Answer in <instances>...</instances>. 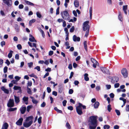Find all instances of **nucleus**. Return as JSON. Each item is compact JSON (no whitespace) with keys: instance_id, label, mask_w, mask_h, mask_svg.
<instances>
[{"instance_id":"obj_27","label":"nucleus","mask_w":129,"mask_h":129,"mask_svg":"<svg viewBox=\"0 0 129 129\" xmlns=\"http://www.w3.org/2000/svg\"><path fill=\"white\" fill-rule=\"evenodd\" d=\"M13 52L12 50H11L10 51V52L9 53L8 55V57L9 58H10L12 56V53H13Z\"/></svg>"},{"instance_id":"obj_11","label":"nucleus","mask_w":129,"mask_h":129,"mask_svg":"<svg viewBox=\"0 0 129 129\" xmlns=\"http://www.w3.org/2000/svg\"><path fill=\"white\" fill-rule=\"evenodd\" d=\"M26 110V108L25 106H22L20 109V111L21 113L22 114H24Z\"/></svg>"},{"instance_id":"obj_60","label":"nucleus","mask_w":129,"mask_h":129,"mask_svg":"<svg viewBox=\"0 0 129 129\" xmlns=\"http://www.w3.org/2000/svg\"><path fill=\"white\" fill-rule=\"evenodd\" d=\"M1 46L3 47L4 45H5V42L4 41H2L1 42Z\"/></svg>"},{"instance_id":"obj_31","label":"nucleus","mask_w":129,"mask_h":129,"mask_svg":"<svg viewBox=\"0 0 129 129\" xmlns=\"http://www.w3.org/2000/svg\"><path fill=\"white\" fill-rule=\"evenodd\" d=\"M27 93L29 94H31L32 93L30 89L28 87H27Z\"/></svg>"},{"instance_id":"obj_33","label":"nucleus","mask_w":129,"mask_h":129,"mask_svg":"<svg viewBox=\"0 0 129 129\" xmlns=\"http://www.w3.org/2000/svg\"><path fill=\"white\" fill-rule=\"evenodd\" d=\"M78 105H81V108L82 107L83 108V109H86V106L85 105H83L81 103H78Z\"/></svg>"},{"instance_id":"obj_51","label":"nucleus","mask_w":129,"mask_h":129,"mask_svg":"<svg viewBox=\"0 0 129 129\" xmlns=\"http://www.w3.org/2000/svg\"><path fill=\"white\" fill-rule=\"evenodd\" d=\"M47 89L48 93H50L51 91V90L50 87H48L47 88Z\"/></svg>"},{"instance_id":"obj_2","label":"nucleus","mask_w":129,"mask_h":129,"mask_svg":"<svg viewBox=\"0 0 129 129\" xmlns=\"http://www.w3.org/2000/svg\"><path fill=\"white\" fill-rule=\"evenodd\" d=\"M62 17L65 20H69V19L70 15L67 11H63L61 12Z\"/></svg>"},{"instance_id":"obj_32","label":"nucleus","mask_w":129,"mask_h":129,"mask_svg":"<svg viewBox=\"0 0 129 129\" xmlns=\"http://www.w3.org/2000/svg\"><path fill=\"white\" fill-rule=\"evenodd\" d=\"M17 109L16 108H10L9 109V111L10 112L16 110Z\"/></svg>"},{"instance_id":"obj_38","label":"nucleus","mask_w":129,"mask_h":129,"mask_svg":"<svg viewBox=\"0 0 129 129\" xmlns=\"http://www.w3.org/2000/svg\"><path fill=\"white\" fill-rule=\"evenodd\" d=\"M36 14L37 17L39 18H41L42 17L41 15L38 12L36 13Z\"/></svg>"},{"instance_id":"obj_58","label":"nucleus","mask_w":129,"mask_h":129,"mask_svg":"<svg viewBox=\"0 0 129 129\" xmlns=\"http://www.w3.org/2000/svg\"><path fill=\"white\" fill-rule=\"evenodd\" d=\"M73 92L74 91L72 89H70L69 90V93L70 94H71L73 93Z\"/></svg>"},{"instance_id":"obj_56","label":"nucleus","mask_w":129,"mask_h":129,"mask_svg":"<svg viewBox=\"0 0 129 129\" xmlns=\"http://www.w3.org/2000/svg\"><path fill=\"white\" fill-rule=\"evenodd\" d=\"M35 69H37L38 71H40V67L39 66H37L35 68Z\"/></svg>"},{"instance_id":"obj_61","label":"nucleus","mask_w":129,"mask_h":129,"mask_svg":"<svg viewBox=\"0 0 129 129\" xmlns=\"http://www.w3.org/2000/svg\"><path fill=\"white\" fill-rule=\"evenodd\" d=\"M15 58L16 59L18 60L19 59V56L18 54H16L15 56Z\"/></svg>"},{"instance_id":"obj_12","label":"nucleus","mask_w":129,"mask_h":129,"mask_svg":"<svg viewBox=\"0 0 129 129\" xmlns=\"http://www.w3.org/2000/svg\"><path fill=\"white\" fill-rule=\"evenodd\" d=\"M101 71L104 73L108 74L109 72V70L105 67L101 68Z\"/></svg>"},{"instance_id":"obj_55","label":"nucleus","mask_w":129,"mask_h":129,"mask_svg":"<svg viewBox=\"0 0 129 129\" xmlns=\"http://www.w3.org/2000/svg\"><path fill=\"white\" fill-rule=\"evenodd\" d=\"M73 13L75 17L77 16V14L75 10H73Z\"/></svg>"},{"instance_id":"obj_6","label":"nucleus","mask_w":129,"mask_h":129,"mask_svg":"<svg viewBox=\"0 0 129 129\" xmlns=\"http://www.w3.org/2000/svg\"><path fill=\"white\" fill-rule=\"evenodd\" d=\"M7 106L9 107H11L14 106V101L13 99H10L8 103Z\"/></svg>"},{"instance_id":"obj_64","label":"nucleus","mask_w":129,"mask_h":129,"mask_svg":"<svg viewBox=\"0 0 129 129\" xmlns=\"http://www.w3.org/2000/svg\"><path fill=\"white\" fill-rule=\"evenodd\" d=\"M5 63L7 64L8 66L10 64V62L8 59L6 60Z\"/></svg>"},{"instance_id":"obj_46","label":"nucleus","mask_w":129,"mask_h":129,"mask_svg":"<svg viewBox=\"0 0 129 129\" xmlns=\"http://www.w3.org/2000/svg\"><path fill=\"white\" fill-rule=\"evenodd\" d=\"M33 63L32 62H31L30 63H28V67L30 68H31L32 66H33Z\"/></svg>"},{"instance_id":"obj_28","label":"nucleus","mask_w":129,"mask_h":129,"mask_svg":"<svg viewBox=\"0 0 129 129\" xmlns=\"http://www.w3.org/2000/svg\"><path fill=\"white\" fill-rule=\"evenodd\" d=\"M77 20V19L75 17H74L73 20V19H71L69 21V22H74L76 21Z\"/></svg>"},{"instance_id":"obj_25","label":"nucleus","mask_w":129,"mask_h":129,"mask_svg":"<svg viewBox=\"0 0 129 129\" xmlns=\"http://www.w3.org/2000/svg\"><path fill=\"white\" fill-rule=\"evenodd\" d=\"M90 17V19H91L92 13V8L90 7L89 8Z\"/></svg>"},{"instance_id":"obj_20","label":"nucleus","mask_w":129,"mask_h":129,"mask_svg":"<svg viewBox=\"0 0 129 129\" xmlns=\"http://www.w3.org/2000/svg\"><path fill=\"white\" fill-rule=\"evenodd\" d=\"M15 102L16 103H18L20 102L19 98L18 96L14 95Z\"/></svg>"},{"instance_id":"obj_39","label":"nucleus","mask_w":129,"mask_h":129,"mask_svg":"<svg viewBox=\"0 0 129 129\" xmlns=\"http://www.w3.org/2000/svg\"><path fill=\"white\" fill-rule=\"evenodd\" d=\"M89 30H87L86 31L85 34V36L86 37H87L88 35Z\"/></svg>"},{"instance_id":"obj_57","label":"nucleus","mask_w":129,"mask_h":129,"mask_svg":"<svg viewBox=\"0 0 129 129\" xmlns=\"http://www.w3.org/2000/svg\"><path fill=\"white\" fill-rule=\"evenodd\" d=\"M32 85V83L31 81H28L27 83V86H31Z\"/></svg>"},{"instance_id":"obj_21","label":"nucleus","mask_w":129,"mask_h":129,"mask_svg":"<svg viewBox=\"0 0 129 129\" xmlns=\"http://www.w3.org/2000/svg\"><path fill=\"white\" fill-rule=\"evenodd\" d=\"M84 47L85 48V51L86 52H88V49L87 48V42L86 41H85L84 42Z\"/></svg>"},{"instance_id":"obj_49","label":"nucleus","mask_w":129,"mask_h":129,"mask_svg":"<svg viewBox=\"0 0 129 129\" xmlns=\"http://www.w3.org/2000/svg\"><path fill=\"white\" fill-rule=\"evenodd\" d=\"M118 17L119 18V20L122 21V16L121 15V13H119Z\"/></svg>"},{"instance_id":"obj_23","label":"nucleus","mask_w":129,"mask_h":129,"mask_svg":"<svg viewBox=\"0 0 129 129\" xmlns=\"http://www.w3.org/2000/svg\"><path fill=\"white\" fill-rule=\"evenodd\" d=\"M99 102L97 101L95 102L94 104V108H98L99 106Z\"/></svg>"},{"instance_id":"obj_4","label":"nucleus","mask_w":129,"mask_h":129,"mask_svg":"<svg viewBox=\"0 0 129 129\" xmlns=\"http://www.w3.org/2000/svg\"><path fill=\"white\" fill-rule=\"evenodd\" d=\"M81 105H78L76 107V111L78 114L79 115H81L83 113L82 111V108L81 107Z\"/></svg>"},{"instance_id":"obj_8","label":"nucleus","mask_w":129,"mask_h":129,"mask_svg":"<svg viewBox=\"0 0 129 129\" xmlns=\"http://www.w3.org/2000/svg\"><path fill=\"white\" fill-rule=\"evenodd\" d=\"M4 3L6 4L8 7H10L12 5V0H2Z\"/></svg>"},{"instance_id":"obj_9","label":"nucleus","mask_w":129,"mask_h":129,"mask_svg":"<svg viewBox=\"0 0 129 129\" xmlns=\"http://www.w3.org/2000/svg\"><path fill=\"white\" fill-rule=\"evenodd\" d=\"M33 123V121H29L28 123L24 122L23 123L24 126L25 127H29Z\"/></svg>"},{"instance_id":"obj_36","label":"nucleus","mask_w":129,"mask_h":129,"mask_svg":"<svg viewBox=\"0 0 129 129\" xmlns=\"http://www.w3.org/2000/svg\"><path fill=\"white\" fill-rule=\"evenodd\" d=\"M35 19H33L31 20L29 22V24L30 26L31 24L32 23H33L35 21Z\"/></svg>"},{"instance_id":"obj_18","label":"nucleus","mask_w":129,"mask_h":129,"mask_svg":"<svg viewBox=\"0 0 129 129\" xmlns=\"http://www.w3.org/2000/svg\"><path fill=\"white\" fill-rule=\"evenodd\" d=\"M74 5L76 7H78L79 5V2L77 0H75L74 2Z\"/></svg>"},{"instance_id":"obj_34","label":"nucleus","mask_w":129,"mask_h":129,"mask_svg":"<svg viewBox=\"0 0 129 129\" xmlns=\"http://www.w3.org/2000/svg\"><path fill=\"white\" fill-rule=\"evenodd\" d=\"M64 31H65L66 35H67V36H69V33L68 32V29L67 28L65 27L64 28Z\"/></svg>"},{"instance_id":"obj_3","label":"nucleus","mask_w":129,"mask_h":129,"mask_svg":"<svg viewBox=\"0 0 129 129\" xmlns=\"http://www.w3.org/2000/svg\"><path fill=\"white\" fill-rule=\"evenodd\" d=\"M89 23V21H86L84 22L83 23V30L84 31H85L87 30H89V26L88 24Z\"/></svg>"},{"instance_id":"obj_48","label":"nucleus","mask_w":129,"mask_h":129,"mask_svg":"<svg viewBox=\"0 0 129 129\" xmlns=\"http://www.w3.org/2000/svg\"><path fill=\"white\" fill-rule=\"evenodd\" d=\"M115 111L117 115L119 116L120 115V113L119 110H115Z\"/></svg>"},{"instance_id":"obj_41","label":"nucleus","mask_w":129,"mask_h":129,"mask_svg":"<svg viewBox=\"0 0 129 129\" xmlns=\"http://www.w3.org/2000/svg\"><path fill=\"white\" fill-rule=\"evenodd\" d=\"M32 106L31 105H29L27 107V111L28 112H29Z\"/></svg>"},{"instance_id":"obj_37","label":"nucleus","mask_w":129,"mask_h":129,"mask_svg":"<svg viewBox=\"0 0 129 129\" xmlns=\"http://www.w3.org/2000/svg\"><path fill=\"white\" fill-rule=\"evenodd\" d=\"M112 108H111V105L110 104H109L108 106L107 107V109L110 112L111 111V110Z\"/></svg>"},{"instance_id":"obj_45","label":"nucleus","mask_w":129,"mask_h":129,"mask_svg":"<svg viewBox=\"0 0 129 129\" xmlns=\"http://www.w3.org/2000/svg\"><path fill=\"white\" fill-rule=\"evenodd\" d=\"M17 48L19 50H20L22 49V47L21 45L20 44H19L17 45Z\"/></svg>"},{"instance_id":"obj_59","label":"nucleus","mask_w":129,"mask_h":129,"mask_svg":"<svg viewBox=\"0 0 129 129\" xmlns=\"http://www.w3.org/2000/svg\"><path fill=\"white\" fill-rule=\"evenodd\" d=\"M32 102L34 104H37L38 103V101L34 99V100H32Z\"/></svg>"},{"instance_id":"obj_29","label":"nucleus","mask_w":129,"mask_h":129,"mask_svg":"<svg viewBox=\"0 0 129 129\" xmlns=\"http://www.w3.org/2000/svg\"><path fill=\"white\" fill-rule=\"evenodd\" d=\"M91 60L93 63H98V64H99L98 62L93 58H91Z\"/></svg>"},{"instance_id":"obj_43","label":"nucleus","mask_w":129,"mask_h":129,"mask_svg":"<svg viewBox=\"0 0 129 129\" xmlns=\"http://www.w3.org/2000/svg\"><path fill=\"white\" fill-rule=\"evenodd\" d=\"M8 70V67L7 66L4 67V72L6 73L7 72Z\"/></svg>"},{"instance_id":"obj_50","label":"nucleus","mask_w":129,"mask_h":129,"mask_svg":"<svg viewBox=\"0 0 129 129\" xmlns=\"http://www.w3.org/2000/svg\"><path fill=\"white\" fill-rule=\"evenodd\" d=\"M67 101L66 100H64L62 102L63 105L64 106H65L67 103Z\"/></svg>"},{"instance_id":"obj_40","label":"nucleus","mask_w":129,"mask_h":129,"mask_svg":"<svg viewBox=\"0 0 129 129\" xmlns=\"http://www.w3.org/2000/svg\"><path fill=\"white\" fill-rule=\"evenodd\" d=\"M110 127V126L109 125H105L104 126V129H108Z\"/></svg>"},{"instance_id":"obj_42","label":"nucleus","mask_w":129,"mask_h":129,"mask_svg":"<svg viewBox=\"0 0 129 129\" xmlns=\"http://www.w3.org/2000/svg\"><path fill=\"white\" fill-rule=\"evenodd\" d=\"M59 7H57V8L56 10V15H58L59 14Z\"/></svg>"},{"instance_id":"obj_22","label":"nucleus","mask_w":129,"mask_h":129,"mask_svg":"<svg viewBox=\"0 0 129 129\" xmlns=\"http://www.w3.org/2000/svg\"><path fill=\"white\" fill-rule=\"evenodd\" d=\"M88 74L87 73H85L84 75V79L86 81H88L89 80V78L88 77Z\"/></svg>"},{"instance_id":"obj_16","label":"nucleus","mask_w":129,"mask_h":129,"mask_svg":"<svg viewBox=\"0 0 129 129\" xmlns=\"http://www.w3.org/2000/svg\"><path fill=\"white\" fill-rule=\"evenodd\" d=\"M33 118V116H28L27 117L25 120V121L26 122H28V121H33L32 120Z\"/></svg>"},{"instance_id":"obj_17","label":"nucleus","mask_w":129,"mask_h":129,"mask_svg":"<svg viewBox=\"0 0 129 129\" xmlns=\"http://www.w3.org/2000/svg\"><path fill=\"white\" fill-rule=\"evenodd\" d=\"M29 37L30 38H29V41L31 42H33L34 41L36 42V40H35L34 37L31 35H29Z\"/></svg>"},{"instance_id":"obj_63","label":"nucleus","mask_w":129,"mask_h":129,"mask_svg":"<svg viewBox=\"0 0 129 129\" xmlns=\"http://www.w3.org/2000/svg\"><path fill=\"white\" fill-rule=\"evenodd\" d=\"M127 5H126L125 6H123V10H126L127 9Z\"/></svg>"},{"instance_id":"obj_7","label":"nucleus","mask_w":129,"mask_h":129,"mask_svg":"<svg viewBox=\"0 0 129 129\" xmlns=\"http://www.w3.org/2000/svg\"><path fill=\"white\" fill-rule=\"evenodd\" d=\"M121 73L124 78H126L127 76L128 73L126 69H123L121 71Z\"/></svg>"},{"instance_id":"obj_35","label":"nucleus","mask_w":129,"mask_h":129,"mask_svg":"<svg viewBox=\"0 0 129 129\" xmlns=\"http://www.w3.org/2000/svg\"><path fill=\"white\" fill-rule=\"evenodd\" d=\"M75 29V28L74 26H72L70 28V31L71 33H72L74 32Z\"/></svg>"},{"instance_id":"obj_24","label":"nucleus","mask_w":129,"mask_h":129,"mask_svg":"<svg viewBox=\"0 0 129 129\" xmlns=\"http://www.w3.org/2000/svg\"><path fill=\"white\" fill-rule=\"evenodd\" d=\"M15 29L17 32H18L19 31V25L17 24L15 25Z\"/></svg>"},{"instance_id":"obj_10","label":"nucleus","mask_w":129,"mask_h":129,"mask_svg":"<svg viewBox=\"0 0 129 129\" xmlns=\"http://www.w3.org/2000/svg\"><path fill=\"white\" fill-rule=\"evenodd\" d=\"M23 120V119L22 118H19V119L16 122V124L18 125H21L22 124Z\"/></svg>"},{"instance_id":"obj_14","label":"nucleus","mask_w":129,"mask_h":129,"mask_svg":"<svg viewBox=\"0 0 129 129\" xmlns=\"http://www.w3.org/2000/svg\"><path fill=\"white\" fill-rule=\"evenodd\" d=\"M13 89L15 90H18L19 91L18 92H22L21 88L20 86L15 85Z\"/></svg>"},{"instance_id":"obj_26","label":"nucleus","mask_w":129,"mask_h":129,"mask_svg":"<svg viewBox=\"0 0 129 129\" xmlns=\"http://www.w3.org/2000/svg\"><path fill=\"white\" fill-rule=\"evenodd\" d=\"M25 3L27 5H30L31 6H34V5L33 3L29 1H25Z\"/></svg>"},{"instance_id":"obj_5","label":"nucleus","mask_w":129,"mask_h":129,"mask_svg":"<svg viewBox=\"0 0 129 129\" xmlns=\"http://www.w3.org/2000/svg\"><path fill=\"white\" fill-rule=\"evenodd\" d=\"M109 78L111 79V82L113 84L115 82H118L119 80L118 78L116 76H114L113 77L109 76Z\"/></svg>"},{"instance_id":"obj_1","label":"nucleus","mask_w":129,"mask_h":129,"mask_svg":"<svg viewBox=\"0 0 129 129\" xmlns=\"http://www.w3.org/2000/svg\"><path fill=\"white\" fill-rule=\"evenodd\" d=\"M97 116H91L88 119V122L89 124L92 126L90 125L89 129H95L98 125Z\"/></svg>"},{"instance_id":"obj_13","label":"nucleus","mask_w":129,"mask_h":129,"mask_svg":"<svg viewBox=\"0 0 129 129\" xmlns=\"http://www.w3.org/2000/svg\"><path fill=\"white\" fill-rule=\"evenodd\" d=\"M73 39L74 42H79L80 41V38L79 37H77L76 35H74L73 36Z\"/></svg>"},{"instance_id":"obj_53","label":"nucleus","mask_w":129,"mask_h":129,"mask_svg":"<svg viewBox=\"0 0 129 129\" xmlns=\"http://www.w3.org/2000/svg\"><path fill=\"white\" fill-rule=\"evenodd\" d=\"M52 94L55 96H56L57 95V93L56 91H53L52 92Z\"/></svg>"},{"instance_id":"obj_19","label":"nucleus","mask_w":129,"mask_h":129,"mask_svg":"<svg viewBox=\"0 0 129 129\" xmlns=\"http://www.w3.org/2000/svg\"><path fill=\"white\" fill-rule=\"evenodd\" d=\"M8 126V124L7 122H5L3 124L1 129H7Z\"/></svg>"},{"instance_id":"obj_47","label":"nucleus","mask_w":129,"mask_h":129,"mask_svg":"<svg viewBox=\"0 0 129 129\" xmlns=\"http://www.w3.org/2000/svg\"><path fill=\"white\" fill-rule=\"evenodd\" d=\"M28 98L27 97L24 96L23 98V100L24 102L27 101H28Z\"/></svg>"},{"instance_id":"obj_62","label":"nucleus","mask_w":129,"mask_h":129,"mask_svg":"<svg viewBox=\"0 0 129 129\" xmlns=\"http://www.w3.org/2000/svg\"><path fill=\"white\" fill-rule=\"evenodd\" d=\"M53 54V51H50L49 52V56L52 55Z\"/></svg>"},{"instance_id":"obj_52","label":"nucleus","mask_w":129,"mask_h":129,"mask_svg":"<svg viewBox=\"0 0 129 129\" xmlns=\"http://www.w3.org/2000/svg\"><path fill=\"white\" fill-rule=\"evenodd\" d=\"M68 109L71 111L73 110V107L71 106H68Z\"/></svg>"},{"instance_id":"obj_54","label":"nucleus","mask_w":129,"mask_h":129,"mask_svg":"<svg viewBox=\"0 0 129 129\" xmlns=\"http://www.w3.org/2000/svg\"><path fill=\"white\" fill-rule=\"evenodd\" d=\"M46 104L44 102H43L41 105V106L42 107H44L46 106Z\"/></svg>"},{"instance_id":"obj_30","label":"nucleus","mask_w":129,"mask_h":129,"mask_svg":"<svg viewBox=\"0 0 129 129\" xmlns=\"http://www.w3.org/2000/svg\"><path fill=\"white\" fill-rule=\"evenodd\" d=\"M66 127L67 128H68L69 129H71V125L68 122H67L66 123Z\"/></svg>"},{"instance_id":"obj_15","label":"nucleus","mask_w":129,"mask_h":129,"mask_svg":"<svg viewBox=\"0 0 129 129\" xmlns=\"http://www.w3.org/2000/svg\"><path fill=\"white\" fill-rule=\"evenodd\" d=\"M1 89L4 91L5 93L8 94L9 93V90L7 89H6L4 86H3L1 88Z\"/></svg>"},{"instance_id":"obj_44","label":"nucleus","mask_w":129,"mask_h":129,"mask_svg":"<svg viewBox=\"0 0 129 129\" xmlns=\"http://www.w3.org/2000/svg\"><path fill=\"white\" fill-rule=\"evenodd\" d=\"M42 118V117L40 116L39 117L38 119V123L39 124H40L42 122V121H41Z\"/></svg>"}]
</instances>
